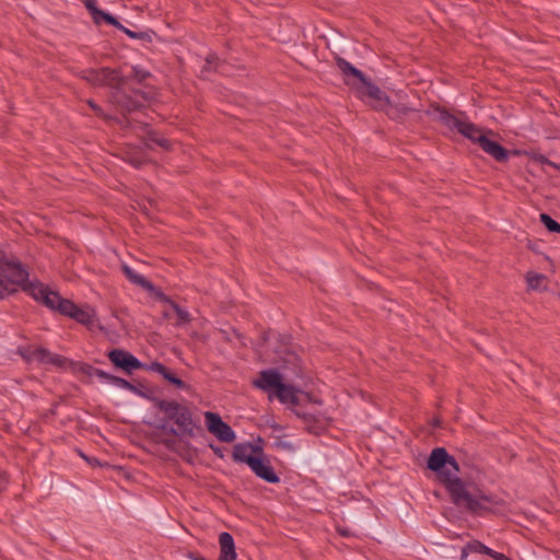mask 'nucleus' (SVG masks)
<instances>
[{
  "label": "nucleus",
  "instance_id": "2eb2a0df",
  "mask_svg": "<svg viewBox=\"0 0 560 560\" xmlns=\"http://www.w3.org/2000/svg\"><path fill=\"white\" fill-rule=\"evenodd\" d=\"M108 358L115 366L122 369L127 373L144 368V363L130 352L122 349H113L108 353Z\"/></svg>",
  "mask_w": 560,
  "mask_h": 560
},
{
  "label": "nucleus",
  "instance_id": "393cba45",
  "mask_svg": "<svg viewBox=\"0 0 560 560\" xmlns=\"http://www.w3.org/2000/svg\"><path fill=\"white\" fill-rule=\"evenodd\" d=\"M206 63L203 65L201 72L218 71L220 65V58L215 52H210L206 57Z\"/></svg>",
  "mask_w": 560,
  "mask_h": 560
},
{
  "label": "nucleus",
  "instance_id": "c85d7f7f",
  "mask_svg": "<svg viewBox=\"0 0 560 560\" xmlns=\"http://www.w3.org/2000/svg\"><path fill=\"white\" fill-rule=\"evenodd\" d=\"M143 369L151 371V372H155V373L160 374L163 378L170 371L164 364H162L161 362H158V361H153L150 364H144Z\"/></svg>",
  "mask_w": 560,
  "mask_h": 560
},
{
  "label": "nucleus",
  "instance_id": "412c9836",
  "mask_svg": "<svg viewBox=\"0 0 560 560\" xmlns=\"http://www.w3.org/2000/svg\"><path fill=\"white\" fill-rule=\"evenodd\" d=\"M466 549H469L470 551L476 552V553L487 555V556L493 558L494 560H509L505 555L489 548L488 546L483 545L482 542H480L478 540H475V541L468 544L466 546V548L463 549V552L460 556L462 560H465V558L467 557Z\"/></svg>",
  "mask_w": 560,
  "mask_h": 560
},
{
  "label": "nucleus",
  "instance_id": "39448f33",
  "mask_svg": "<svg viewBox=\"0 0 560 560\" xmlns=\"http://www.w3.org/2000/svg\"><path fill=\"white\" fill-rule=\"evenodd\" d=\"M451 500L457 508L465 509L474 514H481L483 512L498 513L506 508V503L502 498L487 494L481 490L470 491L466 482L462 485V490H458Z\"/></svg>",
  "mask_w": 560,
  "mask_h": 560
},
{
  "label": "nucleus",
  "instance_id": "6ab92c4d",
  "mask_svg": "<svg viewBox=\"0 0 560 560\" xmlns=\"http://www.w3.org/2000/svg\"><path fill=\"white\" fill-rule=\"evenodd\" d=\"M142 129H145V135L143 136L144 147L148 149H152L151 143H154L161 147L165 151H170L172 149V143L168 139L160 136V133L153 129H148L147 124H140Z\"/></svg>",
  "mask_w": 560,
  "mask_h": 560
},
{
  "label": "nucleus",
  "instance_id": "6e6552de",
  "mask_svg": "<svg viewBox=\"0 0 560 560\" xmlns=\"http://www.w3.org/2000/svg\"><path fill=\"white\" fill-rule=\"evenodd\" d=\"M81 78L92 85L96 86H109L114 89L122 88L128 78L121 74L119 69H113L109 67H102L98 69H86L82 71Z\"/></svg>",
  "mask_w": 560,
  "mask_h": 560
},
{
  "label": "nucleus",
  "instance_id": "7ed1b4c3",
  "mask_svg": "<svg viewBox=\"0 0 560 560\" xmlns=\"http://www.w3.org/2000/svg\"><path fill=\"white\" fill-rule=\"evenodd\" d=\"M155 407L165 415L167 421L156 424V428L176 436L195 435L197 428L190 409L175 400L155 399Z\"/></svg>",
  "mask_w": 560,
  "mask_h": 560
},
{
  "label": "nucleus",
  "instance_id": "72a5a7b5",
  "mask_svg": "<svg viewBox=\"0 0 560 560\" xmlns=\"http://www.w3.org/2000/svg\"><path fill=\"white\" fill-rule=\"evenodd\" d=\"M530 156L534 161L540 162L541 164H551V162L544 154L533 153Z\"/></svg>",
  "mask_w": 560,
  "mask_h": 560
},
{
  "label": "nucleus",
  "instance_id": "ddd939ff",
  "mask_svg": "<svg viewBox=\"0 0 560 560\" xmlns=\"http://www.w3.org/2000/svg\"><path fill=\"white\" fill-rule=\"evenodd\" d=\"M282 375L276 369H267L259 372L253 385L268 394L269 399H273V393L282 383Z\"/></svg>",
  "mask_w": 560,
  "mask_h": 560
},
{
  "label": "nucleus",
  "instance_id": "dca6fc26",
  "mask_svg": "<svg viewBox=\"0 0 560 560\" xmlns=\"http://www.w3.org/2000/svg\"><path fill=\"white\" fill-rule=\"evenodd\" d=\"M248 467L258 478L269 483H278L280 481L270 463L260 456H256L250 460Z\"/></svg>",
  "mask_w": 560,
  "mask_h": 560
},
{
  "label": "nucleus",
  "instance_id": "a878e982",
  "mask_svg": "<svg viewBox=\"0 0 560 560\" xmlns=\"http://www.w3.org/2000/svg\"><path fill=\"white\" fill-rule=\"evenodd\" d=\"M540 222L550 233H560V223L547 213L540 214Z\"/></svg>",
  "mask_w": 560,
  "mask_h": 560
},
{
  "label": "nucleus",
  "instance_id": "a211bd4d",
  "mask_svg": "<svg viewBox=\"0 0 560 560\" xmlns=\"http://www.w3.org/2000/svg\"><path fill=\"white\" fill-rule=\"evenodd\" d=\"M254 452H261L260 448L255 447L252 443H237L233 447V460L241 464L249 465L256 456Z\"/></svg>",
  "mask_w": 560,
  "mask_h": 560
},
{
  "label": "nucleus",
  "instance_id": "c756f323",
  "mask_svg": "<svg viewBox=\"0 0 560 560\" xmlns=\"http://www.w3.org/2000/svg\"><path fill=\"white\" fill-rule=\"evenodd\" d=\"M164 380L170 382L171 384L175 385L179 389H188L189 386L182 381L179 377H177L172 371H168L167 374L164 376Z\"/></svg>",
  "mask_w": 560,
  "mask_h": 560
},
{
  "label": "nucleus",
  "instance_id": "4c0bfd02",
  "mask_svg": "<svg viewBox=\"0 0 560 560\" xmlns=\"http://www.w3.org/2000/svg\"><path fill=\"white\" fill-rule=\"evenodd\" d=\"M130 163L137 167V168H140L143 164V161L139 160V159H131L130 160Z\"/></svg>",
  "mask_w": 560,
  "mask_h": 560
},
{
  "label": "nucleus",
  "instance_id": "9d476101",
  "mask_svg": "<svg viewBox=\"0 0 560 560\" xmlns=\"http://www.w3.org/2000/svg\"><path fill=\"white\" fill-rule=\"evenodd\" d=\"M110 100L124 114V117L118 119V122L124 127L132 126V121L127 118L125 114L139 112L144 107V105L137 101L133 96L127 94L122 88H117L115 91H113L110 94Z\"/></svg>",
  "mask_w": 560,
  "mask_h": 560
},
{
  "label": "nucleus",
  "instance_id": "b1692460",
  "mask_svg": "<svg viewBox=\"0 0 560 560\" xmlns=\"http://www.w3.org/2000/svg\"><path fill=\"white\" fill-rule=\"evenodd\" d=\"M91 16L93 19V22L96 25L106 23V24L115 26V27H121V23L117 20L116 16H114L113 14H110L108 12L101 10L100 8L95 12H93V14Z\"/></svg>",
  "mask_w": 560,
  "mask_h": 560
},
{
  "label": "nucleus",
  "instance_id": "f704fd0d",
  "mask_svg": "<svg viewBox=\"0 0 560 560\" xmlns=\"http://www.w3.org/2000/svg\"><path fill=\"white\" fill-rule=\"evenodd\" d=\"M117 28L120 30L121 32H124L128 37H130L132 39H137L138 32L131 31V30L125 27L122 24H121V27H117Z\"/></svg>",
  "mask_w": 560,
  "mask_h": 560
},
{
  "label": "nucleus",
  "instance_id": "5701e85b",
  "mask_svg": "<svg viewBox=\"0 0 560 560\" xmlns=\"http://www.w3.org/2000/svg\"><path fill=\"white\" fill-rule=\"evenodd\" d=\"M415 110L416 109L412 107H409L402 103H392L389 100V104L386 105L382 112H384L389 119L401 122L408 114Z\"/></svg>",
  "mask_w": 560,
  "mask_h": 560
},
{
  "label": "nucleus",
  "instance_id": "cd10ccee",
  "mask_svg": "<svg viewBox=\"0 0 560 560\" xmlns=\"http://www.w3.org/2000/svg\"><path fill=\"white\" fill-rule=\"evenodd\" d=\"M527 284L530 289H538L545 280V276L536 272H528L526 276Z\"/></svg>",
  "mask_w": 560,
  "mask_h": 560
},
{
  "label": "nucleus",
  "instance_id": "c9c22d12",
  "mask_svg": "<svg viewBox=\"0 0 560 560\" xmlns=\"http://www.w3.org/2000/svg\"><path fill=\"white\" fill-rule=\"evenodd\" d=\"M135 96H140L141 98H143L144 101H149L151 100V96L148 92L145 91H142V90H133L132 91Z\"/></svg>",
  "mask_w": 560,
  "mask_h": 560
},
{
  "label": "nucleus",
  "instance_id": "1a4fd4ad",
  "mask_svg": "<svg viewBox=\"0 0 560 560\" xmlns=\"http://www.w3.org/2000/svg\"><path fill=\"white\" fill-rule=\"evenodd\" d=\"M16 353L28 364L63 368L67 363L65 357L54 353L44 347H19Z\"/></svg>",
  "mask_w": 560,
  "mask_h": 560
},
{
  "label": "nucleus",
  "instance_id": "bb28decb",
  "mask_svg": "<svg viewBox=\"0 0 560 560\" xmlns=\"http://www.w3.org/2000/svg\"><path fill=\"white\" fill-rule=\"evenodd\" d=\"M152 73L148 70L141 69L138 66L131 68L130 79L136 80L138 83H143L147 79L151 78Z\"/></svg>",
  "mask_w": 560,
  "mask_h": 560
},
{
  "label": "nucleus",
  "instance_id": "f3484780",
  "mask_svg": "<svg viewBox=\"0 0 560 560\" xmlns=\"http://www.w3.org/2000/svg\"><path fill=\"white\" fill-rule=\"evenodd\" d=\"M220 555L221 560H235L237 558L235 542L233 536L228 532H222L219 535Z\"/></svg>",
  "mask_w": 560,
  "mask_h": 560
},
{
  "label": "nucleus",
  "instance_id": "7c9ffc66",
  "mask_svg": "<svg viewBox=\"0 0 560 560\" xmlns=\"http://www.w3.org/2000/svg\"><path fill=\"white\" fill-rule=\"evenodd\" d=\"M88 105L92 108V110L95 113V115L97 117H101V118H104V119H112V117L105 115L104 110L102 109V107L96 104L93 100H88Z\"/></svg>",
  "mask_w": 560,
  "mask_h": 560
},
{
  "label": "nucleus",
  "instance_id": "2f4dec72",
  "mask_svg": "<svg viewBox=\"0 0 560 560\" xmlns=\"http://www.w3.org/2000/svg\"><path fill=\"white\" fill-rule=\"evenodd\" d=\"M153 35H154V32L151 31V30L147 31V32H138L137 39L143 40V42H147V43H151Z\"/></svg>",
  "mask_w": 560,
  "mask_h": 560
},
{
  "label": "nucleus",
  "instance_id": "9b49d317",
  "mask_svg": "<svg viewBox=\"0 0 560 560\" xmlns=\"http://www.w3.org/2000/svg\"><path fill=\"white\" fill-rule=\"evenodd\" d=\"M205 420L208 431L219 441L224 443H232L236 439L234 430L230 424L222 420L220 415L212 411H206Z\"/></svg>",
  "mask_w": 560,
  "mask_h": 560
},
{
  "label": "nucleus",
  "instance_id": "e433bc0d",
  "mask_svg": "<svg viewBox=\"0 0 560 560\" xmlns=\"http://www.w3.org/2000/svg\"><path fill=\"white\" fill-rule=\"evenodd\" d=\"M211 450L213 451V453L220 457V458H223V452L221 450V447L219 446H213V445H210Z\"/></svg>",
  "mask_w": 560,
  "mask_h": 560
},
{
  "label": "nucleus",
  "instance_id": "a19ab883",
  "mask_svg": "<svg viewBox=\"0 0 560 560\" xmlns=\"http://www.w3.org/2000/svg\"><path fill=\"white\" fill-rule=\"evenodd\" d=\"M81 457H83L84 459L89 460L88 457L83 454V453H80Z\"/></svg>",
  "mask_w": 560,
  "mask_h": 560
},
{
  "label": "nucleus",
  "instance_id": "f257e3e1",
  "mask_svg": "<svg viewBox=\"0 0 560 560\" xmlns=\"http://www.w3.org/2000/svg\"><path fill=\"white\" fill-rule=\"evenodd\" d=\"M28 277V270L19 259H9L0 250V300L14 293V285H19L36 302L59 315H96V310L91 305L77 304L39 280L30 281Z\"/></svg>",
  "mask_w": 560,
  "mask_h": 560
},
{
  "label": "nucleus",
  "instance_id": "58836bf2",
  "mask_svg": "<svg viewBox=\"0 0 560 560\" xmlns=\"http://www.w3.org/2000/svg\"><path fill=\"white\" fill-rule=\"evenodd\" d=\"M188 559H190V560H206L203 557L198 556V555L192 553V552L188 553Z\"/></svg>",
  "mask_w": 560,
  "mask_h": 560
},
{
  "label": "nucleus",
  "instance_id": "f03ea898",
  "mask_svg": "<svg viewBox=\"0 0 560 560\" xmlns=\"http://www.w3.org/2000/svg\"><path fill=\"white\" fill-rule=\"evenodd\" d=\"M334 60L343 75L345 84L354 92L359 100L378 112L389 104V96L360 69L337 54L334 55Z\"/></svg>",
  "mask_w": 560,
  "mask_h": 560
},
{
  "label": "nucleus",
  "instance_id": "79ce46f5",
  "mask_svg": "<svg viewBox=\"0 0 560 560\" xmlns=\"http://www.w3.org/2000/svg\"><path fill=\"white\" fill-rule=\"evenodd\" d=\"M162 315H163V316L168 315V314H167V311H163Z\"/></svg>",
  "mask_w": 560,
  "mask_h": 560
},
{
  "label": "nucleus",
  "instance_id": "0eeeda50",
  "mask_svg": "<svg viewBox=\"0 0 560 560\" xmlns=\"http://www.w3.org/2000/svg\"><path fill=\"white\" fill-rule=\"evenodd\" d=\"M121 271L132 284L140 287L154 302L168 305L175 312V315H189V313L182 308V306L175 300L166 295L160 287L154 285L150 280L136 272L128 265L124 264L121 266Z\"/></svg>",
  "mask_w": 560,
  "mask_h": 560
},
{
  "label": "nucleus",
  "instance_id": "20e7f679",
  "mask_svg": "<svg viewBox=\"0 0 560 560\" xmlns=\"http://www.w3.org/2000/svg\"><path fill=\"white\" fill-rule=\"evenodd\" d=\"M427 466L436 474L439 481L445 487L451 499L458 490H462L464 481L458 477V463L444 447H436L431 452Z\"/></svg>",
  "mask_w": 560,
  "mask_h": 560
},
{
  "label": "nucleus",
  "instance_id": "473e14b6",
  "mask_svg": "<svg viewBox=\"0 0 560 560\" xmlns=\"http://www.w3.org/2000/svg\"><path fill=\"white\" fill-rule=\"evenodd\" d=\"M83 3L91 15L98 9L96 0H83Z\"/></svg>",
  "mask_w": 560,
  "mask_h": 560
},
{
  "label": "nucleus",
  "instance_id": "ea45409f",
  "mask_svg": "<svg viewBox=\"0 0 560 560\" xmlns=\"http://www.w3.org/2000/svg\"><path fill=\"white\" fill-rule=\"evenodd\" d=\"M179 318L182 319L183 323H186L189 317L182 316Z\"/></svg>",
  "mask_w": 560,
  "mask_h": 560
},
{
  "label": "nucleus",
  "instance_id": "f8f14e48",
  "mask_svg": "<svg viewBox=\"0 0 560 560\" xmlns=\"http://www.w3.org/2000/svg\"><path fill=\"white\" fill-rule=\"evenodd\" d=\"M78 322L86 327L90 331L95 332L100 331L109 340L115 341L122 334H126L122 327H117L115 325L104 324L101 320V317H74Z\"/></svg>",
  "mask_w": 560,
  "mask_h": 560
},
{
  "label": "nucleus",
  "instance_id": "423d86ee",
  "mask_svg": "<svg viewBox=\"0 0 560 560\" xmlns=\"http://www.w3.org/2000/svg\"><path fill=\"white\" fill-rule=\"evenodd\" d=\"M438 113L436 120L450 130H457L462 136L469 139L472 143L480 145V138H486L488 135H493V131L486 130L469 120H462L451 114L448 109L440 104H431L427 115Z\"/></svg>",
  "mask_w": 560,
  "mask_h": 560
},
{
  "label": "nucleus",
  "instance_id": "4be33fe9",
  "mask_svg": "<svg viewBox=\"0 0 560 560\" xmlns=\"http://www.w3.org/2000/svg\"><path fill=\"white\" fill-rule=\"evenodd\" d=\"M95 375L100 380H102V381H104V382H106L108 384H112V385H114L116 387L129 390L131 393L139 394L138 388L133 384H131L130 382H128L125 378L112 375V374H109V373H107V372H105L103 370H96Z\"/></svg>",
  "mask_w": 560,
  "mask_h": 560
},
{
  "label": "nucleus",
  "instance_id": "aec40b11",
  "mask_svg": "<svg viewBox=\"0 0 560 560\" xmlns=\"http://www.w3.org/2000/svg\"><path fill=\"white\" fill-rule=\"evenodd\" d=\"M299 390L289 384L281 383L273 393V398H277L281 404L296 406L299 404Z\"/></svg>",
  "mask_w": 560,
  "mask_h": 560
},
{
  "label": "nucleus",
  "instance_id": "4468645a",
  "mask_svg": "<svg viewBox=\"0 0 560 560\" xmlns=\"http://www.w3.org/2000/svg\"><path fill=\"white\" fill-rule=\"evenodd\" d=\"M480 148L493 158L497 162L503 163L506 162L511 155H521V150H508L501 143L495 140L490 139L488 136L486 138H480Z\"/></svg>",
  "mask_w": 560,
  "mask_h": 560
}]
</instances>
